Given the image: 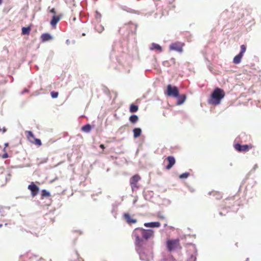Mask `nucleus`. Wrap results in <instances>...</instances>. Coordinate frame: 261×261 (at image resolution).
<instances>
[{
    "label": "nucleus",
    "instance_id": "obj_1",
    "mask_svg": "<svg viewBox=\"0 0 261 261\" xmlns=\"http://www.w3.org/2000/svg\"><path fill=\"white\" fill-rule=\"evenodd\" d=\"M154 231L152 229H145L143 228H136L133 232L135 238L136 249L141 257L146 253L145 241L154 237Z\"/></svg>",
    "mask_w": 261,
    "mask_h": 261
},
{
    "label": "nucleus",
    "instance_id": "obj_2",
    "mask_svg": "<svg viewBox=\"0 0 261 261\" xmlns=\"http://www.w3.org/2000/svg\"><path fill=\"white\" fill-rule=\"evenodd\" d=\"M225 95V93L223 89L216 88L214 89L208 99V103L214 106L218 105L220 103L221 100L224 97Z\"/></svg>",
    "mask_w": 261,
    "mask_h": 261
},
{
    "label": "nucleus",
    "instance_id": "obj_3",
    "mask_svg": "<svg viewBox=\"0 0 261 261\" xmlns=\"http://www.w3.org/2000/svg\"><path fill=\"white\" fill-rule=\"evenodd\" d=\"M166 246L168 251L170 252L180 250L182 249L180 240L178 239H168L166 243Z\"/></svg>",
    "mask_w": 261,
    "mask_h": 261
},
{
    "label": "nucleus",
    "instance_id": "obj_4",
    "mask_svg": "<svg viewBox=\"0 0 261 261\" xmlns=\"http://www.w3.org/2000/svg\"><path fill=\"white\" fill-rule=\"evenodd\" d=\"M165 94L169 97H177L179 96L178 89L176 86H173L170 84L168 85Z\"/></svg>",
    "mask_w": 261,
    "mask_h": 261
},
{
    "label": "nucleus",
    "instance_id": "obj_5",
    "mask_svg": "<svg viewBox=\"0 0 261 261\" xmlns=\"http://www.w3.org/2000/svg\"><path fill=\"white\" fill-rule=\"evenodd\" d=\"M141 176L138 174L133 175L130 178V186L133 191H136L140 188V185H139L138 182L141 180Z\"/></svg>",
    "mask_w": 261,
    "mask_h": 261
},
{
    "label": "nucleus",
    "instance_id": "obj_6",
    "mask_svg": "<svg viewBox=\"0 0 261 261\" xmlns=\"http://www.w3.org/2000/svg\"><path fill=\"white\" fill-rule=\"evenodd\" d=\"M27 134V138L28 140L33 144H35L38 146H40L42 145L41 141L40 139L35 138L33 133L30 130L25 132Z\"/></svg>",
    "mask_w": 261,
    "mask_h": 261
},
{
    "label": "nucleus",
    "instance_id": "obj_7",
    "mask_svg": "<svg viewBox=\"0 0 261 261\" xmlns=\"http://www.w3.org/2000/svg\"><path fill=\"white\" fill-rule=\"evenodd\" d=\"M253 147V146L251 144L241 145L239 143H237L234 145V149L239 152H247Z\"/></svg>",
    "mask_w": 261,
    "mask_h": 261
},
{
    "label": "nucleus",
    "instance_id": "obj_8",
    "mask_svg": "<svg viewBox=\"0 0 261 261\" xmlns=\"http://www.w3.org/2000/svg\"><path fill=\"white\" fill-rule=\"evenodd\" d=\"M184 44L180 42H175L171 44L170 45V49L174 50L178 52L181 53L182 51V47Z\"/></svg>",
    "mask_w": 261,
    "mask_h": 261
},
{
    "label": "nucleus",
    "instance_id": "obj_9",
    "mask_svg": "<svg viewBox=\"0 0 261 261\" xmlns=\"http://www.w3.org/2000/svg\"><path fill=\"white\" fill-rule=\"evenodd\" d=\"M167 161L168 162L167 165L166 166L165 168L167 170H170L175 164V159L173 156H168L164 161V162Z\"/></svg>",
    "mask_w": 261,
    "mask_h": 261
},
{
    "label": "nucleus",
    "instance_id": "obj_10",
    "mask_svg": "<svg viewBox=\"0 0 261 261\" xmlns=\"http://www.w3.org/2000/svg\"><path fill=\"white\" fill-rule=\"evenodd\" d=\"M28 188L31 191V195L33 197H35L38 194L39 188L33 182L28 186Z\"/></svg>",
    "mask_w": 261,
    "mask_h": 261
},
{
    "label": "nucleus",
    "instance_id": "obj_11",
    "mask_svg": "<svg viewBox=\"0 0 261 261\" xmlns=\"http://www.w3.org/2000/svg\"><path fill=\"white\" fill-rule=\"evenodd\" d=\"M123 217L126 222L129 224L136 223L137 221V219L132 218L128 213H124Z\"/></svg>",
    "mask_w": 261,
    "mask_h": 261
},
{
    "label": "nucleus",
    "instance_id": "obj_12",
    "mask_svg": "<svg viewBox=\"0 0 261 261\" xmlns=\"http://www.w3.org/2000/svg\"><path fill=\"white\" fill-rule=\"evenodd\" d=\"M144 226L146 227H159L161 225L159 222H152L144 223Z\"/></svg>",
    "mask_w": 261,
    "mask_h": 261
},
{
    "label": "nucleus",
    "instance_id": "obj_13",
    "mask_svg": "<svg viewBox=\"0 0 261 261\" xmlns=\"http://www.w3.org/2000/svg\"><path fill=\"white\" fill-rule=\"evenodd\" d=\"M52 36L48 33H44L41 36V39L42 42H46L51 40Z\"/></svg>",
    "mask_w": 261,
    "mask_h": 261
},
{
    "label": "nucleus",
    "instance_id": "obj_14",
    "mask_svg": "<svg viewBox=\"0 0 261 261\" xmlns=\"http://www.w3.org/2000/svg\"><path fill=\"white\" fill-rule=\"evenodd\" d=\"M60 19H61V17L59 16L54 15L52 19L50 21V24L53 27L56 26V25L59 21Z\"/></svg>",
    "mask_w": 261,
    "mask_h": 261
},
{
    "label": "nucleus",
    "instance_id": "obj_15",
    "mask_svg": "<svg viewBox=\"0 0 261 261\" xmlns=\"http://www.w3.org/2000/svg\"><path fill=\"white\" fill-rule=\"evenodd\" d=\"M177 98H178L177 104L178 105H180L182 104L186 100V95L185 94H182L181 95H179L178 97H177Z\"/></svg>",
    "mask_w": 261,
    "mask_h": 261
},
{
    "label": "nucleus",
    "instance_id": "obj_16",
    "mask_svg": "<svg viewBox=\"0 0 261 261\" xmlns=\"http://www.w3.org/2000/svg\"><path fill=\"white\" fill-rule=\"evenodd\" d=\"M243 56L240 54L235 56L233 60V63L236 64H239L241 61Z\"/></svg>",
    "mask_w": 261,
    "mask_h": 261
},
{
    "label": "nucleus",
    "instance_id": "obj_17",
    "mask_svg": "<svg viewBox=\"0 0 261 261\" xmlns=\"http://www.w3.org/2000/svg\"><path fill=\"white\" fill-rule=\"evenodd\" d=\"M142 130L140 128H135L133 130L134 138H137L141 135Z\"/></svg>",
    "mask_w": 261,
    "mask_h": 261
},
{
    "label": "nucleus",
    "instance_id": "obj_18",
    "mask_svg": "<svg viewBox=\"0 0 261 261\" xmlns=\"http://www.w3.org/2000/svg\"><path fill=\"white\" fill-rule=\"evenodd\" d=\"M91 126L89 124H87L83 126L81 129L84 132L89 133L91 130Z\"/></svg>",
    "mask_w": 261,
    "mask_h": 261
},
{
    "label": "nucleus",
    "instance_id": "obj_19",
    "mask_svg": "<svg viewBox=\"0 0 261 261\" xmlns=\"http://www.w3.org/2000/svg\"><path fill=\"white\" fill-rule=\"evenodd\" d=\"M22 30V35H29L31 31V27H23L21 29Z\"/></svg>",
    "mask_w": 261,
    "mask_h": 261
},
{
    "label": "nucleus",
    "instance_id": "obj_20",
    "mask_svg": "<svg viewBox=\"0 0 261 261\" xmlns=\"http://www.w3.org/2000/svg\"><path fill=\"white\" fill-rule=\"evenodd\" d=\"M139 109L138 106L134 104H131L129 107V112L130 113H135Z\"/></svg>",
    "mask_w": 261,
    "mask_h": 261
},
{
    "label": "nucleus",
    "instance_id": "obj_21",
    "mask_svg": "<svg viewBox=\"0 0 261 261\" xmlns=\"http://www.w3.org/2000/svg\"><path fill=\"white\" fill-rule=\"evenodd\" d=\"M139 120L138 117L136 115H132L129 118V120L132 123H136Z\"/></svg>",
    "mask_w": 261,
    "mask_h": 261
},
{
    "label": "nucleus",
    "instance_id": "obj_22",
    "mask_svg": "<svg viewBox=\"0 0 261 261\" xmlns=\"http://www.w3.org/2000/svg\"><path fill=\"white\" fill-rule=\"evenodd\" d=\"M150 49L151 50L157 49L159 50L160 51H162V47L160 45L154 43L152 44Z\"/></svg>",
    "mask_w": 261,
    "mask_h": 261
},
{
    "label": "nucleus",
    "instance_id": "obj_23",
    "mask_svg": "<svg viewBox=\"0 0 261 261\" xmlns=\"http://www.w3.org/2000/svg\"><path fill=\"white\" fill-rule=\"evenodd\" d=\"M100 22H97V24L95 25V29L98 33H101L103 30V27L101 25Z\"/></svg>",
    "mask_w": 261,
    "mask_h": 261
},
{
    "label": "nucleus",
    "instance_id": "obj_24",
    "mask_svg": "<svg viewBox=\"0 0 261 261\" xmlns=\"http://www.w3.org/2000/svg\"><path fill=\"white\" fill-rule=\"evenodd\" d=\"M95 18L97 21V22H100L101 20V14L98 12L97 11H96L95 13Z\"/></svg>",
    "mask_w": 261,
    "mask_h": 261
},
{
    "label": "nucleus",
    "instance_id": "obj_25",
    "mask_svg": "<svg viewBox=\"0 0 261 261\" xmlns=\"http://www.w3.org/2000/svg\"><path fill=\"white\" fill-rule=\"evenodd\" d=\"M50 196V193L46 190H42L41 191V196L42 198L49 197Z\"/></svg>",
    "mask_w": 261,
    "mask_h": 261
},
{
    "label": "nucleus",
    "instance_id": "obj_26",
    "mask_svg": "<svg viewBox=\"0 0 261 261\" xmlns=\"http://www.w3.org/2000/svg\"><path fill=\"white\" fill-rule=\"evenodd\" d=\"M246 47L245 45H242L241 46V51L239 54L243 56L244 53L246 51Z\"/></svg>",
    "mask_w": 261,
    "mask_h": 261
},
{
    "label": "nucleus",
    "instance_id": "obj_27",
    "mask_svg": "<svg viewBox=\"0 0 261 261\" xmlns=\"http://www.w3.org/2000/svg\"><path fill=\"white\" fill-rule=\"evenodd\" d=\"M189 176V173L186 172V173H184L180 174L179 175V178H187Z\"/></svg>",
    "mask_w": 261,
    "mask_h": 261
},
{
    "label": "nucleus",
    "instance_id": "obj_28",
    "mask_svg": "<svg viewBox=\"0 0 261 261\" xmlns=\"http://www.w3.org/2000/svg\"><path fill=\"white\" fill-rule=\"evenodd\" d=\"M50 94H51V97L53 98H56L58 97V95H59V93L58 92H55V91L51 92Z\"/></svg>",
    "mask_w": 261,
    "mask_h": 261
},
{
    "label": "nucleus",
    "instance_id": "obj_29",
    "mask_svg": "<svg viewBox=\"0 0 261 261\" xmlns=\"http://www.w3.org/2000/svg\"><path fill=\"white\" fill-rule=\"evenodd\" d=\"M31 261H45V260L41 258L38 259L37 257H35L32 258Z\"/></svg>",
    "mask_w": 261,
    "mask_h": 261
},
{
    "label": "nucleus",
    "instance_id": "obj_30",
    "mask_svg": "<svg viewBox=\"0 0 261 261\" xmlns=\"http://www.w3.org/2000/svg\"><path fill=\"white\" fill-rule=\"evenodd\" d=\"M50 12L51 13H53L54 14V15H56V10H55V8H52L50 10Z\"/></svg>",
    "mask_w": 261,
    "mask_h": 261
},
{
    "label": "nucleus",
    "instance_id": "obj_31",
    "mask_svg": "<svg viewBox=\"0 0 261 261\" xmlns=\"http://www.w3.org/2000/svg\"><path fill=\"white\" fill-rule=\"evenodd\" d=\"M99 147L102 149H104L105 148V147L103 144H100Z\"/></svg>",
    "mask_w": 261,
    "mask_h": 261
},
{
    "label": "nucleus",
    "instance_id": "obj_32",
    "mask_svg": "<svg viewBox=\"0 0 261 261\" xmlns=\"http://www.w3.org/2000/svg\"><path fill=\"white\" fill-rule=\"evenodd\" d=\"M8 155L7 153L4 154L3 155V158H8Z\"/></svg>",
    "mask_w": 261,
    "mask_h": 261
},
{
    "label": "nucleus",
    "instance_id": "obj_33",
    "mask_svg": "<svg viewBox=\"0 0 261 261\" xmlns=\"http://www.w3.org/2000/svg\"><path fill=\"white\" fill-rule=\"evenodd\" d=\"M159 218H160V219H164L165 218V217L163 216H159Z\"/></svg>",
    "mask_w": 261,
    "mask_h": 261
},
{
    "label": "nucleus",
    "instance_id": "obj_34",
    "mask_svg": "<svg viewBox=\"0 0 261 261\" xmlns=\"http://www.w3.org/2000/svg\"><path fill=\"white\" fill-rule=\"evenodd\" d=\"M4 207L3 206L0 207V212H2L3 210Z\"/></svg>",
    "mask_w": 261,
    "mask_h": 261
},
{
    "label": "nucleus",
    "instance_id": "obj_35",
    "mask_svg": "<svg viewBox=\"0 0 261 261\" xmlns=\"http://www.w3.org/2000/svg\"><path fill=\"white\" fill-rule=\"evenodd\" d=\"M152 249V246H151L150 248L148 250V252H151Z\"/></svg>",
    "mask_w": 261,
    "mask_h": 261
},
{
    "label": "nucleus",
    "instance_id": "obj_36",
    "mask_svg": "<svg viewBox=\"0 0 261 261\" xmlns=\"http://www.w3.org/2000/svg\"><path fill=\"white\" fill-rule=\"evenodd\" d=\"M5 145L6 146H7L8 145V143H5Z\"/></svg>",
    "mask_w": 261,
    "mask_h": 261
},
{
    "label": "nucleus",
    "instance_id": "obj_37",
    "mask_svg": "<svg viewBox=\"0 0 261 261\" xmlns=\"http://www.w3.org/2000/svg\"><path fill=\"white\" fill-rule=\"evenodd\" d=\"M2 3V0H0V5H1Z\"/></svg>",
    "mask_w": 261,
    "mask_h": 261
},
{
    "label": "nucleus",
    "instance_id": "obj_38",
    "mask_svg": "<svg viewBox=\"0 0 261 261\" xmlns=\"http://www.w3.org/2000/svg\"><path fill=\"white\" fill-rule=\"evenodd\" d=\"M3 226V225L2 224H0V228L2 227Z\"/></svg>",
    "mask_w": 261,
    "mask_h": 261
}]
</instances>
